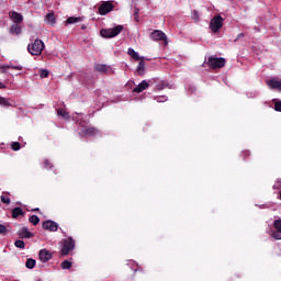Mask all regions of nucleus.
I'll list each match as a JSON object with an SVG mask.
<instances>
[{"mask_svg": "<svg viewBox=\"0 0 281 281\" xmlns=\"http://www.w3.org/2000/svg\"><path fill=\"white\" fill-rule=\"evenodd\" d=\"M43 49H45V43L40 38L27 45V52L31 56H41L43 54Z\"/></svg>", "mask_w": 281, "mask_h": 281, "instance_id": "nucleus-1", "label": "nucleus"}, {"mask_svg": "<svg viewBox=\"0 0 281 281\" xmlns=\"http://www.w3.org/2000/svg\"><path fill=\"white\" fill-rule=\"evenodd\" d=\"M123 30L124 26L117 25L113 29H102L100 34L103 38H115V36H119Z\"/></svg>", "mask_w": 281, "mask_h": 281, "instance_id": "nucleus-2", "label": "nucleus"}, {"mask_svg": "<svg viewBox=\"0 0 281 281\" xmlns=\"http://www.w3.org/2000/svg\"><path fill=\"white\" fill-rule=\"evenodd\" d=\"M76 241L72 237H68L63 241L60 254L61 256H69V251H74Z\"/></svg>", "mask_w": 281, "mask_h": 281, "instance_id": "nucleus-3", "label": "nucleus"}, {"mask_svg": "<svg viewBox=\"0 0 281 281\" xmlns=\"http://www.w3.org/2000/svg\"><path fill=\"white\" fill-rule=\"evenodd\" d=\"M209 67L211 69H221V67H225V58L223 57H210L207 60Z\"/></svg>", "mask_w": 281, "mask_h": 281, "instance_id": "nucleus-4", "label": "nucleus"}, {"mask_svg": "<svg viewBox=\"0 0 281 281\" xmlns=\"http://www.w3.org/2000/svg\"><path fill=\"white\" fill-rule=\"evenodd\" d=\"M221 27H223V18L221 15H215L210 22V29L216 34Z\"/></svg>", "mask_w": 281, "mask_h": 281, "instance_id": "nucleus-5", "label": "nucleus"}, {"mask_svg": "<svg viewBox=\"0 0 281 281\" xmlns=\"http://www.w3.org/2000/svg\"><path fill=\"white\" fill-rule=\"evenodd\" d=\"M274 231L271 232L270 236L271 238H274V240H281V220H274L273 222Z\"/></svg>", "mask_w": 281, "mask_h": 281, "instance_id": "nucleus-6", "label": "nucleus"}, {"mask_svg": "<svg viewBox=\"0 0 281 281\" xmlns=\"http://www.w3.org/2000/svg\"><path fill=\"white\" fill-rule=\"evenodd\" d=\"M112 10H113V3H111V2H103L99 7V14H101V16H104V14H109V12H112Z\"/></svg>", "mask_w": 281, "mask_h": 281, "instance_id": "nucleus-7", "label": "nucleus"}, {"mask_svg": "<svg viewBox=\"0 0 281 281\" xmlns=\"http://www.w3.org/2000/svg\"><path fill=\"white\" fill-rule=\"evenodd\" d=\"M151 41H164L165 43L168 41L166 33L162 31L156 30L150 34Z\"/></svg>", "mask_w": 281, "mask_h": 281, "instance_id": "nucleus-8", "label": "nucleus"}, {"mask_svg": "<svg viewBox=\"0 0 281 281\" xmlns=\"http://www.w3.org/2000/svg\"><path fill=\"white\" fill-rule=\"evenodd\" d=\"M43 229H47L48 232H58V223L54 221H45L43 223Z\"/></svg>", "mask_w": 281, "mask_h": 281, "instance_id": "nucleus-9", "label": "nucleus"}, {"mask_svg": "<svg viewBox=\"0 0 281 281\" xmlns=\"http://www.w3.org/2000/svg\"><path fill=\"white\" fill-rule=\"evenodd\" d=\"M266 85L269 87V89H277L278 91H281V80L278 78L267 80Z\"/></svg>", "mask_w": 281, "mask_h": 281, "instance_id": "nucleus-10", "label": "nucleus"}, {"mask_svg": "<svg viewBox=\"0 0 281 281\" xmlns=\"http://www.w3.org/2000/svg\"><path fill=\"white\" fill-rule=\"evenodd\" d=\"M38 258L41 262H49L52 260V252L47 249L40 250Z\"/></svg>", "mask_w": 281, "mask_h": 281, "instance_id": "nucleus-11", "label": "nucleus"}, {"mask_svg": "<svg viewBox=\"0 0 281 281\" xmlns=\"http://www.w3.org/2000/svg\"><path fill=\"white\" fill-rule=\"evenodd\" d=\"M9 16L15 24L23 23V15L16 11H10Z\"/></svg>", "mask_w": 281, "mask_h": 281, "instance_id": "nucleus-12", "label": "nucleus"}, {"mask_svg": "<svg viewBox=\"0 0 281 281\" xmlns=\"http://www.w3.org/2000/svg\"><path fill=\"white\" fill-rule=\"evenodd\" d=\"M19 238H34V233L30 232L27 227H22L18 232Z\"/></svg>", "mask_w": 281, "mask_h": 281, "instance_id": "nucleus-13", "label": "nucleus"}, {"mask_svg": "<svg viewBox=\"0 0 281 281\" xmlns=\"http://www.w3.org/2000/svg\"><path fill=\"white\" fill-rule=\"evenodd\" d=\"M150 87V83L148 81L143 80L136 88L133 89L134 93H142V91H146Z\"/></svg>", "mask_w": 281, "mask_h": 281, "instance_id": "nucleus-14", "label": "nucleus"}, {"mask_svg": "<svg viewBox=\"0 0 281 281\" xmlns=\"http://www.w3.org/2000/svg\"><path fill=\"white\" fill-rule=\"evenodd\" d=\"M127 54H128V56H131V58H133V60H136V61L137 60H148V58L139 56V53L135 52V49H133V48H128Z\"/></svg>", "mask_w": 281, "mask_h": 281, "instance_id": "nucleus-15", "label": "nucleus"}, {"mask_svg": "<svg viewBox=\"0 0 281 281\" xmlns=\"http://www.w3.org/2000/svg\"><path fill=\"white\" fill-rule=\"evenodd\" d=\"M95 71H99V74H109L111 71V67L106 66L104 64H98L94 66Z\"/></svg>", "mask_w": 281, "mask_h": 281, "instance_id": "nucleus-16", "label": "nucleus"}, {"mask_svg": "<svg viewBox=\"0 0 281 281\" xmlns=\"http://www.w3.org/2000/svg\"><path fill=\"white\" fill-rule=\"evenodd\" d=\"M144 60L145 59H140L136 68L138 76H144V72L146 71V63H144Z\"/></svg>", "mask_w": 281, "mask_h": 281, "instance_id": "nucleus-17", "label": "nucleus"}, {"mask_svg": "<svg viewBox=\"0 0 281 281\" xmlns=\"http://www.w3.org/2000/svg\"><path fill=\"white\" fill-rule=\"evenodd\" d=\"M10 34H13L14 36H19L21 34V25L14 23L11 25Z\"/></svg>", "mask_w": 281, "mask_h": 281, "instance_id": "nucleus-18", "label": "nucleus"}, {"mask_svg": "<svg viewBox=\"0 0 281 281\" xmlns=\"http://www.w3.org/2000/svg\"><path fill=\"white\" fill-rule=\"evenodd\" d=\"M19 216H25V212H23V209L18 206L12 211V218H19Z\"/></svg>", "mask_w": 281, "mask_h": 281, "instance_id": "nucleus-19", "label": "nucleus"}, {"mask_svg": "<svg viewBox=\"0 0 281 281\" xmlns=\"http://www.w3.org/2000/svg\"><path fill=\"white\" fill-rule=\"evenodd\" d=\"M45 21L46 23H48L49 25H54V23H56V16L54 15V13H48L45 16Z\"/></svg>", "mask_w": 281, "mask_h": 281, "instance_id": "nucleus-20", "label": "nucleus"}, {"mask_svg": "<svg viewBox=\"0 0 281 281\" xmlns=\"http://www.w3.org/2000/svg\"><path fill=\"white\" fill-rule=\"evenodd\" d=\"M80 21H82V18L70 16L67 19L66 23L72 25L74 23H80Z\"/></svg>", "mask_w": 281, "mask_h": 281, "instance_id": "nucleus-21", "label": "nucleus"}, {"mask_svg": "<svg viewBox=\"0 0 281 281\" xmlns=\"http://www.w3.org/2000/svg\"><path fill=\"white\" fill-rule=\"evenodd\" d=\"M83 133L86 135H95V133H98V130H95V127H85Z\"/></svg>", "mask_w": 281, "mask_h": 281, "instance_id": "nucleus-22", "label": "nucleus"}, {"mask_svg": "<svg viewBox=\"0 0 281 281\" xmlns=\"http://www.w3.org/2000/svg\"><path fill=\"white\" fill-rule=\"evenodd\" d=\"M0 106H12V103L9 99L0 97Z\"/></svg>", "mask_w": 281, "mask_h": 281, "instance_id": "nucleus-23", "label": "nucleus"}, {"mask_svg": "<svg viewBox=\"0 0 281 281\" xmlns=\"http://www.w3.org/2000/svg\"><path fill=\"white\" fill-rule=\"evenodd\" d=\"M26 269H34L36 267V260L34 259H27L25 263Z\"/></svg>", "mask_w": 281, "mask_h": 281, "instance_id": "nucleus-24", "label": "nucleus"}, {"mask_svg": "<svg viewBox=\"0 0 281 281\" xmlns=\"http://www.w3.org/2000/svg\"><path fill=\"white\" fill-rule=\"evenodd\" d=\"M30 223H32V225H38V223H41V218H38L36 215H32L29 218Z\"/></svg>", "mask_w": 281, "mask_h": 281, "instance_id": "nucleus-25", "label": "nucleus"}, {"mask_svg": "<svg viewBox=\"0 0 281 281\" xmlns=\"http://www.w3.org/2000/svg\"><path fill=\"white\" fill-rule=\"evenodd\" d=\"M15 247H18V249H25V241L18 239L14 243Z\"/></svg>", "mask_w": 281, "mask_h": 281, "instance_id": "nucleus-26", "label": "nucleus"}, {"mask_svg": "<svg viewBox=\"0 0 281 281\" xmlns=\"http://www.w3.org/2000/svg\"><path fill=\"white\" fill-rule=\"evenodd\" d=\"M57 115H60L61 117H64V120H68V117H69V113H67V111H65L63 109L58 110Z\"/></svg>", "mask_w": 281, "mask_h": 281, "instance_id": "nucleus-27", "label": "nucleus"}, {"mask_svg": "<svg viewBox=\"0 0 281 281\" xmlns=\"http://www.w3.org/2000/svg\"><path fill=\"white\" fill-rule=\"evenodd\" d=\"M61 269H71V261H69V260L63 261Z\"/></svg>", "mask_w": 281, "mask_h": 281, "instance_id": "nucleus-28", "label": "nucleus"}, {"mask_svg": "<svg viewBox=\"0 0 281 281\" xmlns=\"http://www.w3.org/2000/svg\"><path fill=\"white\" fill-rule=\"evenodd\" d=\"M134 20L139 22V9L137 7L134 8Z\"/></svg>", "mask_w": 281, "mask_h": 281, "instance_id": "nucleus-29", "label": "nucleus"}, {"mask_svg": "<svg viewBox=\"0 0 281 281\" xmlns=\"http://www.w3.org/2000/svg\"><path fill=\"white\" fill-rule=\"evenodd\" d=\"M12 150H21V144L19 142H14L11 144Z\"/></svg>", "mask_w": 281, "mask_h": 281, "instance_id": "nucleus-30", "label": "nucleus"}, {"mask_svg": "<svg viewBox=\"0 0 281 281\" xmlns=\"http://www.w3.org/2000/svg\"><path fill=\"white\" fill-rule=\"evenodd\" d=\"M41 78H47L49 76V71L47 69H43L40 71Z\"/></svg>", "mask_w": 281, "mask_h": 281, "instance_id": "nucleus-31", "label": "nucleus"}, {"mask_svg": "<svg viewBox=\"0 0 281 281\" xmlns=\"http://www.w3.org/2000/svg\"><path fill=\"white\" fill-rule=\"evenodd\" d=\"M1 201L3 202V203H5V205H10V203H11V200H10V198H8V196H5V195H1Z\"/></svg>", "mask_w": 281, "mask_h": 281, "instance_id": "nucleus-32", "label": "nucleus"}, {"mask_svg": "<svg viewBox=\"0 0 281 281\" xmlns=\"http://www.w3.org/2000/svg\"><path fill=\"white\" fill-rule=\"evenodd\" d=\"M9 69H16V71H21L23 69V66H20V65L14 66V65L10 64Z\"/></svg>", "mask_w": 281, "mask_h": 281, "instance_id": "nucleus-33", "label": "nucleus"}, {"mask_svg": "<svg viewBox=\"0 0 281 281\" xmlns=\"http://www.w3.org/2000/svg\"><path fill=\"white\" fill-rule=\"evenodd\" d=\"M155 100H157L158 102H167L168 101V97H166V95L156 97Z\"/></svg>", "mask_w": 281, "mask_h": 281, "instance_id": "nucleus-34", "label": "nucleus"}, {"mask_svg": "<svg viewBox=\"0 0 281 281\" xmlns=\"http://www.w3.org/2000/svg\"><path fill=\"white\" fill-rule=\"evenodd\" d=\"M157 89H158V91L166 89V82L161 81L160 83H158Z\"/></svg>", "mask_w": 281, "mask_h": 281, "instance_id": "nucleus-35", "label": "nucleus"}, {"mask_svg": "<svg viewBox=\"0 0 281 281\" xmlns=\"http://www.w3.org/2000/svg\"><path fill=\"white\" fill-rule=\"evenodd\" d=\"M8 233V228L5 227V225L0 224V234H7Z\"/></svg>", "mask_w": 281, "mask_h": 281, "instance_id": "nucleus-36", "label": "nucleus"}, {"mask_svg": "<svg viewBox=\"0 0 281 281\" xmlns=\"http://www.w3.org/2000/svg\"><path fill=\"white\" fill-rule=\"evenodd\" d=\"M0 69H1V71H2V74H5V71H8V69H10V66H8V65H2V66H0Z\"/></svg>", "mask_w": 281, "mask_h": 281, "instance_id": "nucleus-37", "label": "nucleus"}, {"mask_svg": "<svg viewBox=\"0 0 281 281\" xmlns=\"http://www.w3.org/2000/svg\"><path fill=\"white\" fill-rule=\"evenodd\" d=\"M274 111H280L281 112V102H276Z\"/></svg>", "mask_w": 281, "mask_h": 281, "instance_id": "nucleus-38", "label": "nucleus"}, {"mask_svg": "<svg viewBox=\"0 0 281 281\" xmlns=\"http://www.w3.org/2000/svg\"><path fill=\"white\" fill-rule=\"evenodd\" d=\"M240 38H245V33H239V34L237 35V37L235 38V43H236V41H238V40H240Z\"/></svg>", "mask_w": 281, "mask_h": 281, "instance_id": "nucleus-39", "label": "nucleus"}, {"mask_svg": "<svg viewBox=\"0 0 281 281\" xmlns=\"http://www.w3.org/2000/svg\"><path fill=\"white\" fill-rule=\"evenodd\" d=\"M44 165H45V168L47 169L52 168V162H49V160H45Z\"/></svg>", "mask_w": 281, "mask_h": 281, "instance_id": "nucleus-40", "label": "nucleus"}, {"mask_svg": "<svg viewBox=\"0 0 281 281\" xmlns=\"http://www.w3.org/2000/svg\"><path fill=\"white\" fill-rule=\"evenodd\" d=\"M193 19L195 20V21H199V12H194V15H193Z\"/></svg>", "mask_w": 281, "mask_h": 281, "instance_id": "nucleus-41", "label": "nucleus"}, {"mask_svg": "<svg viewBox=\"0 0 281 281\" xmlns=\"http://www.w3.org/2000/svg\"><path fill=\"white\" fill-rule=\"evenodd\" d=\"M5 87H7L5 83L0 81V89H5Z\"/></svg>", "mask_w": 281, "mask_h": 281, "instance_id": "nucleus-42", "label": "nucleus"}, {"mask_svg": "<svg viewBox=\"0 0 281 281\" xmlns=\"http://www.w3.org/2000/svg\"><path fill=\"white\" fill-rule=\"evenodd\" d=\"M34 212H38V209H34Z\"/></svg>", "mask_w": 281, "mask_h": 281, "instance_id": "nucleus-43", "label": "nucleus"}]
</instances>
